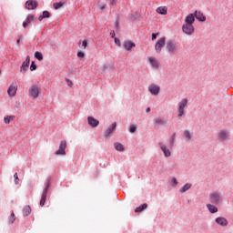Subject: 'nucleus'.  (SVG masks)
Wrapping results in <instances>:
<instances>
[{
  "instance_id": "nucleus-1",
  "label": "nucleus",
  "mask_w": 233,
  "mask_h": 233,
  "mask_svg": "<svg viewBox=\"0 0 233 233\" xmlns=\"http://www.w3.org/2000/svg\"><path fill=\"white\" fill-rule=\"evenodd\" d=\"M195 21H196V15H194V13L187 15L185 18L186 25H182V32L187 35H192V34H194L196 30L194 28Z\"/></svg>"
},
{
  "instance_id": "nucleus-2",
  "label": "nucleus",
  "mask_w": 233,
  "mask_h": 233,
  "mask_svg": "<svg viewBox=\"0 0 233 233\" xmlns=\"http://www.w3.org/2000/svg\"><path fill=\"white\" fill-rule=\"evenodd\" d=\"M187 105H188L187 98H183L180 102H178V107H177L178 119L185 117V106H187Z\"/></svg>"
},
{
  "instance_id": "nucleus-3",
  "label": "nucleus",
  "mask_w": 233,
  "mask_h": 233,
  "mask_svg": "<svg viewBox=\"0 0 233 233\" xmlns=\"http://www.w3.org/2000/svg\"><path fill=\"white\" fill-rule=\"evenodd\" d=\"M210 203L213 205H219L221 203V194L219 192H211L208 196Z\"/></svg>"
},
{
  "instance_id": "nucleus-4",
  "label": "nucleus",
  "mask_w": 233,
  "mask_h": 233,
  "mask_svg": "<svg viewBox=\"0 0 233 233\" xmlns=\"http://www.w3.org/2000/svg\"><path fill=\"white\" fill-rule=\"evenodd\" d=\"M37 21V17H35V15L29 14L26 15L25 21L22 23L23 28H28L32 23H35Z\"/></svg>"
},
{
  "instance_id": "nucleus-5",
  "label": "nucleus",
  "mask_w": 233,
  "mask_h": 233,
  "mask_svg": "<svg viewBox=\"0 0 233 233\" xmlns=\"http://www.w3.org/2000/svg\"><path fill=\"white\" fill-rule=\"evenodd\" d=\"M167 41V38L165 36L158 39L155 45V50L157 54H161V51L163 50V46H165V43Z\"/></svg>"
},
{
  "instance_id": "nucleus-6",
  "label": "nucleus",
  "mask_w": 233,
  "mask_h": 233,
  "mask_svg": "<svg viewBox=\"0 0 233 233\" xmlns=\"http://www.w3.org/2000/svg\"><path fill=\"white\" fill-rule=\"evenodd\" d=\"M56 156H65L66 155V140H62L59 145L58 150L55 152Z\"/></svg>"
},
{
  "instance_id": "nucleus-7",
  "label": "nucleus",
  "mask_w": 233,
  "mask_h": 233,
  "mask_svg": "<svg viewBox=\"0 0 233 233\" xmlns=\"http://www.w3.org/2000/svg\"><path fill=\"white\" fill-rule=\"evenodd\" d=\"M166 48L169 54H176V52H177V45L172 40L167 42Z\"/></svg>"
},
{
  "instance_id": "nucleus-8",
  "label": "nucleus",
  "mask_w": 233,
  "mask_h": 233,
  "mask_svg": "<svg viewBox=\"0 0 233 233\" xmlns=\"http://www.w3.org/2000/svg\"><path fill=\"white\" fill-rule=\"evenodd\" d=\"M116 128H117V123L114 122L113 124H111L106 129V131H104V136L105 137H108L109 136H112V134H114L116 132Z\"/></svg>"
},
{
  "instance_id": "nucleus-9",
  "label": "nucleus",
  "mask_w": 233,
  "mask_h": 233,
  "mask_svg": "<svg viewBox=\"0 0 233 233\" xmlns=\"http://www.w3.org/2000/svg\"><path fill=\"white\" fill-rule=\"evenodd\" d=\"M29 66H30V56H27L25 57V60L22 63L20 66V72L22 74H25L26 72H28Z\"/></svg>"
},
{
  "instance_id": "nucleus-10",
  "label": "nucleus",
  "mask_w": 233,
  "mask_h": 233,
  "mask_svg": "<svg viewBox=\"0 0 233 233\" xmlns=\"http://www.w3.org/2000/svg\"><path fill=\"white\" fill-rule=\"evenodd\" d=\"M217 137L220 143H223V141H227L228 139V131L225 129H221L218 131Z\"/></svg>"
},
{
  "instance_id": "nucleus-11",
  "label": "nucleus",
  "mask_w": 233,
  "mask_h": 233,
  "mask_svg": "<svg viewBox=\"0 0 233 233\" xmlns=\"http://www.w3.org/2000/svg\"><path fill=\"white\" fill-rule=\"evenodd\" d=\"M148 92H150L152 96H157L159 92H161V87L157 85L151 84L148 86Z\"/></svg>"
},
{
  "instance_id": "nucleus-12",
  "label": "nucleus",
  "mask_w": 233,
  "mask_h": 233,
  "mask_svg": "<svg viewBox=\"0 0 233 233\" xmlns=\"http://www.w3.org/2000/svg\"><path fill=\"white\" fill-rule=\"evenodd\" d=\"M158 146L166 157H170V156H172V152H170V149H168L167 145H165L163 142H158Z\"/></svg>"
},
{
  "instance_id": "nucleus-13",
  "label": "nucleus",
  "mask_w": 233,
  "mask_h": 233,
  "mask_svg": "<svg viewBox=\"0 0 233 233\" xmlns=\"http://www.w3.org/2000/svg\"><path fill=\"white\" fill-rule=\"evenodd\" d=\"M29 96L31 97H39V86L35 85L29 88Z\"/></svg>"
},
{
  "instance_id": "nucleus-14",
  "label": "nucleus",
  "mask_w": 233,
  "mask_h": 233,
  "mask_svg": "<svg viewBox=\"0 0 233 233\" xmlns=\"http://www.w3.org/2000/svg\"><path fill=\"white\" fill-rule=\"evenodd\" d=\"M38 5L39 4L37 3V1L27 0L25 2V8H26V10H35V8H37Z\"/></svg>"
},
{
  "instance_id": "nucleus-15",
  "label": "nucleus",
  "mask_w": 233,
  "mask_h": 233,
  "mask_svg": "<svg viewBox=\"0 0 233 233\" xmlns=\"http://www.w3.org/2000/svg\"><path fill=\"white\" fill-rule=\"evenodd\" d=\"M215 223L219 227H228V220L225 217H218L215 218Z\"/></svg>"
},
{
  "instance_id": "nucleus-16",
  "label": "nucleus",
  "mask_w": 233,
  "mask_h": 233,
  "mask_svg": "<svg viewBox=\"0 0 233 233\" xmlns=\"http://www.w3.org/2000/svg\"><path fill=\"white\" fill-rule=\"evenodd\" d=\"M7 94L10 97H14V96L17 94V85L15 84V82L8 87Z\"/></svg>"
},
{
  "instance_id": "nucleus-17",
  "label": "nucleus",
  "mask_w": 233,
  "mask_h": 233,
  "mask_svg": "<svg viewBox=\"0 0 233 233\" xmlns=\"http://www.w3.org/2000/svg\"><path fill=\"white\" fill-rule=\"evenodd\" d=\"M193 15H195V19L199 21V23H205V21H207V16H205V15H203V13L200 11H195Z\"/></svg>"
},
{
  "instance_id": "nucleus-18",
  "label": "nucleus",
  "mask_w": 233,
  "mask_h": 233,
  "mask_svg": "<svg viewBox=\"0 0 233 233\" xmlns=\"http://www.w3.org/2000/svg\"><path fill=\"white\" fill-rule=\"evenodd\" d=\"M88 126L92 128H97L99 127V120L96 119L94 116H87Z\"/></svg>"
},
{
  "instance_id": "nucleus-19",
  "label": "nucleus",
  "mask_w": 233,
  "mask_h": 233,
  "mask_svg": "<svg viewBox=\"0 0 233 233\" xmlns=\"http://www.w3.org/2000/svg\"><path fill=\"white\" fill-rule=\"evenodd\" d=\"M124 48L125 50H132V48H136V43L132 41L125 40Z\"/></svg>"
},
{
  "instance_id": "nucleus-20",
  "label": "nucleus",
  "mask_w": 233,
  "mask_h": 233,
  "mask_svg": "<svg viewBox=\"0 0 233 233\" xmlns=\"http://www.w3.org/2000/svg\"><path fill=\"white\" fill-rule=\"evenodd\" d=\"M22 213L24 218L30 216V214H32V208H30V205L24 206L22 209Z\"/></svg>"
},
{
  "instance_id": "nucleus-21",
  "label": "nucleus",
  "mask_w": 233,
  "mask_h": 233,
  "mask_svg": "<svg viewBox=\"0 0 233 233\" xmlns=\"http://www.w3.org/2000/svg\"><path fill=\"white\" fill-rule=\"evenodd\" d=\"M50 17H52V14H50L49 11L45 10L42 12V15L38 16V21H43V19H50Z\"/></svg>"
},
{
  "instance_id": "nucleus-22",
  "label": "nucleus",
  "mask_w": 233,
  "mask_h": 233,
  "mask_svg": "<svg viewBox=\"0 0 233 233\" xmlns=\"http://www.w3.org/2000/svg\"><path fill=\"white\" fill-rule=\"evenodd\" d=\"M147 208H148V204L143 203L137 208H136L135 212L136 214H139V212H143V210H147Z\"/></svg>"
},
{
  "instance_id": "nucleus-23",
  "label": "nucleus",
  "mask_w": 233,
  "mask_h": 233,
  "mask_svg": "<svg viewBox=\"0 0 233 233\" xmlns=\"http://www.w3.org/2000/svg\"><path fill=\"white\" fill-rule=\"evenodd\" d=\"M207 208L210 214H218V207L212 205V204H207Z\"/></svg>"
},
{
  "instance_id": "nucleus-24",
  "label": "nucleus",
  "mask_w": 233,
  "mask_h": 233,
  "mask_svg": "<svg viewBox=\"0 0 233 233\" xmlns=\"http://www.w3.org/2000/svg\"><path fill=\"white\" fill-rule=\"evenodd\" d=\"M155 125H160L161 127H167V120L159 117L154 118Z\"/></svg>"
},
{
  "instance_id": "nucleus-25",
  "label": "nucleus",
  "mask_w": 233,
  "mask_h": 233,
  "mask_svg": "<svg viewBox=\"0 0 233 233\" xmlns=\"http://www.w3.org/2000/svg\"><path fill=\"white\" fill-rule=\"evenodd\" d=\"M168 147L172 148L174 147V143H176V133H173L170 137L167 139Z\"/></svg>"
},
{
  "instance_id": "nucleus-26",
  "label": "nucleus",
  "mask_w": 233,
  "mask_h": 233,
  "mask_svg": "<svg viewBox=\"0 0 233 233\" xmlns=\"http://www.w3.org/2000/svg\"><path fill=\"white\" fill-rule=\"evenodd\" d=\"M114 147L117 152H125V146L119 142H115Z\"/></svg>"
},
{
  "instance_id": "nucleus-27",
  "label": "nucleus",
  "mask_w": 233,
  "mask_h": 233,
  "mask_svg": "<svg viewBox=\"0 0 233 233\" xmlns=\"http://www.w3.org/2000/svg\"><path fill=\"white\" fill-rule=\"evenodd\" d=\"M48 192L43 191L40 198V207H45V204L46 203V196Z\"/></svg>"
},
{
  "instance_id": "nucleus-28",
  "label": "nucleus",
  "mask_w": 233,
  "mask_h": 233,
  "mask_svg": "<svg viewBox=\"0 0 233 233\" xmlns=\"http://www.w3.org/2000/svg\"><path fill=\"white\" fill-rule=\"evenodd\" d=\"M167 6H159L157 8V13L160 15H167Z\"/></svg>"
},
{
  "instance_id": "nucleus-29",
  "label": "nucleus",
  "mask_w": 233,
  "mask_h": 233,
  "mask_svg": "<svg viewBox=\"0 0 233 233\" xmlns=\"http://www.w3.org/2000/svg\"><path fill=\"white\" fill-rule=\"evenodd\" d=\"M192 188V184L190 183H186L182 188L179 189L180 194H184V192H187V190H190Z\"/></svg>"
},
{
  "instance_id": "nucleus-30",
  "label": "nucleus",
  "mask_w": 233,
  "mask_h": 233,
  "mask_svg": "<svg viewBox=\"0 0 233 233\" xmlns=\"http://www.w3.org/2000/svg\"><path fill=\"white\" fill-rule=\"evenodd\" d=\"M149 63L152 68H159V63L157 62V60H156V58L149 57Z\"/></svg>"
},
{
  "instance_id": "nucleus-31",
  "label": "nucleus",
  "mask_w": 233,
  "mask_h": 233,
  "mask_svg": "<svg viewBox=\"0 0 233 233\" xmlns=\"http://www.w3.org/2000/svg\"><path fill=\"white\" fill-rule=\"evenodd\" d=\"M183 134L186 141H190L192 139V134H190V131L188 129L184 130Z\"/></svg>"
},
{
  "instance_id": "nucleus-32",
  "label": "nucleus",
  "mask_w": 233,
  "mask_h": 233,
  "mask_svg": "<svg viewBox=\"0 0 233 233\" xmlns=\"http://www.w3.org/2000/svg\"><path fill=\"white\" fill-rule=\"evenodd\" d=\"M65 2H56L53 4V6L55 8V10H59V8H62V6H64Z\"/></svg>"
},
{
  "instance_id": "nucleus-33",
  "label": "nucleus",
  "mask_w": 233,
  "mask_h": 233,
  "mask_svg": "<svg viewBox=\"0 0 233 233\" xmlns=\"http://www.w3.org/2000/svg\"><path fill=\"white\" fill-rule=\"evenodd\" d=\"M137 130V124H132V125L129 126L128 131L130 132V134L136 133Z\"/></svg>"
},
{
  "instance_id": "nucleus-34",
  "label": "nucleus",
  "mask_w": 233,
  "mask_h": 233,
  "mask_svg": "<svg viewBox=\"0 0 233 233\" xmlns=\"http://www.w3.org/2000/svg\"><path fill=\"white\" fill-rule=\"evenodd\" d=\"M35 58L37 59L38 61H43V53H41L39 51H35Z\"/></svg>"
},
{
  "instance_id": "nucleus-35",
  "label": "nucleus",
  "mask_w": 233,
  "mask_h": 233,
  "mask_svg": "<svg viewBox=\"0 0 233 233\" xmlns=\"http://www.w3.org/2000/svg\"><path fill=\"white\" fill-rule=\"evenodd\" d=\"M50 185H52V179L48 178L47 182L46 184V187H44L43 191L44 192H48V188H50Z\"/></svg>"
},
{
  "instance_id": "nucleus-36",
  "label": "nucleus",
  "mask_w": 233,
  "mask_h": 233,
  "mask_svg": "<svg viewBox=\"0 0 233 233\" xmlns=\"http://www.w3.org/2000/svg\"><path fill=\"white\" fill-rule=\"evenodd\" d=\"M8 220L11 225H13V223L15 221V214L14 211H11V215L9 216Z\"/></svg>"
},
{
  "instance_id": "nucleus-37",
  "label": "nucleus",
  "mask_w": 233,
  "mask_h": 233,
  "mask_svg": "<svg viewBox=\"0 0 233 233\" xmlns=\"http://www.w3.org/2000/svg\"><path fill=\"white\" fill-rule=\"evenodd\" d=\"M14 116H6L4 118V121L5 123V125H8L10 123V121H12L14 119Z\"/></svg>"
},
{
  "instance_id": "nucleus-38",
  "label": "nucleus",
  "mask_w": 233,
  "mask_h": 233,
  "mask_svg": "<svg viewBox=\"0 0 233 233\" xmlns=\"http://www.w3.org/2000/svg\"><path fill=\"white\" fill-rule=\"evenodd\" d=\"M30 70H31V72L37 70V65H35V61L31 62Z\"/></svg>"
},
{
  "instance_id": "nucleus-39",
  "label": "nucleus",
  "mask_w": 233,
  "mask_h": 233,
  "mask_svg": "<svg viewBox=\"0 0 233 233\" xmlns=\"http://www.w3.org/2000/svg\"><path fill=\"white\" fill-rule=\"evenodd\" d=\"M77 57H79V59H84L85 58V52L78 51L77 52Z\"/></svg>"
},
{
  "instance_id": "nucleus-40",
  "label": "nucleus",
  "mask_w": 233,
  "mask_h": 233,
  "mask_svg": "<svg viewBox=\"0 0 233 233\" xmlns=\"http://www.w3.org/2000/svg\"><path fill=\"white\" fill-rule=\"evenodd\" d=\"M14 178H15V184L19 185V177L17 176V172L14 174Z\"/></svg>"
},
{
  "instance_id": "nucleus-41",
  "label": "nucleus",
  "mask_w": 233,
  "mask_h": 233,
  "mask_svg": "<svg viewBox=\"0 0 233 233\" xmlns=\"http://www.w3.org/2000/svg\"><path fill=\"white\" fill-rule=\"evenodd\" d=\"M157 35H159V33H152L151 35L152 41H156L157 39Z\"/></svg>"
},
{
  "instance_id": "nucleus-42",
  "label": "nucleus",
  "mask_w": 233,
  "mask_h": 233,
  "mask_svg": "<svg viewBox=\"0 0 233 233\" xmlns=\"http://www.w3.org/2000/svg\"><path fill=\"white\" fill-rule=\"evenodd\" d=\"M114 41H115V45H117V46H121V41H119V38L115 37Z\"/></svg>"
},
{
  "instance_id": "nucleus-43",
  "label": "nucleus",
  "mask_w": 233,
  "mask_h": 233,
  "mask_svg": "<svg viewBox=\"0 0 233 233\" xmlns=\"http://www.w3.org/2000/svg\"><path fill=\"white\" fill-rule=\"evenodd\" d=\"M82 46H83V48H86V46H88V41L86 39L83 40Z\"/></svg>"
},
{
  "instance_id": "nucleus-44",
  "label": "nucleus",
  "mask_w": 233,
  "mask_h": 233,
  "mask_svg": "<svg viewBox=\"0 0 233 233\" xmlns=\"http://www.w3.org/2000/svg\"><path fill=\"white\" fill-rule=\"evenodd\" d=\"M171 183H172V185L174 186V187H176L177 185V177H173L172 179H171Z\"/></svg>"
},
{
  "instance_id": "nucleus-45",
  "label": "nucleus",
  "mask_w": 233,
  "mask_h": 233,
  "mask_svg": "<svg viewBox=\"0 0 233 233\" xmlns=\"http://www.w3.org/2000/svg\"><path fill=\"white\" fill-rule=\"evenodd\" d=\"M110 70V69H112V65H104L103 66V70Z\"/></svg>"
},
{
  "instance_id": "nucleus-46",
  "label": "nucleus",
  "mask_w": 233,
  "mask_h": 233,
  "mask_svg": "<svg viewBox=\"0 0 233 233\" xmlns=\"http://www.w3.org/2000/svg\"><path fill=\"white\" fill-rule=\"evenodd\" d=\"M66 81L67 83V86H72V85H74V83L72 82V80H70L69 78H66Z\"/></svg>"
},
{
  "instance_id": "nucleus-47",
  "label": "nucleus",
  "mask_w": 233,
  "mask_h": 233,
  "mask_svg": "<svg viewBox=\"0 0 233 233\" xmlns=\"http://www.w3.org/2000/svg\"><path fill=\"white\" fill-rule=\"evenodd\" d=\"M109 1V5H112V6H116V3L117 0H108Z\"/></svg>"
},
{
  "instance_id": "nucleus-48",
  "label": "nucleus",
  "mask_w": 233,
  "mask_h": 233,
  "mask_svg": "<svg viewBox=\"0 0 233 233\" xmlns=\"http://www.w3.org/2000/svg\"><path fill=\"white\" fill-rule=\"evenodd\" d=\"M19 43H21V38L16 39V46H21Z\"/></svg>"
},
{
  "instance_id": "nucleus-49",
  "label": "nucleus",
  "mask_w": 233,
  "mask_h": 233,
  "mask_svg": "<svg viewBox=\"0 0 233 233\" xmlns=\"http://www.w3.org/2000/svg\"><path fill=\"white\" fill-rule=\"evenodd\" d=\"M115 26H116V28H119V21L118 20H116Z\"/></svg>"
},
{
  "instance_id": "nucleus-50",
  "label": "nucleus",
  "mask_w": 233,
  "mask_h": 233,
  "mask_svg": "<svg viewBox=\"0 0 233 233\" xmlns=\"http://www.w3.org/2000/svg\"><path fill=\"white\" fill-rule=\"evenodd\" d=\"M111 37H116V33L113 31V33L111 34Z\"/></svg>"
},
{
  "instance_id": "nucleus-51",
  "label": "nucleus",
  "mask_w": 233,
  "mask_h": 233,
  "mask_svg": "<svg viewBox=\"0 0 233 233\" xmlns=\"http://www.w3.org/2000/svg\"><path fill=\"white\" fill-rule=\"evenodd\" d=\"M146 112L148 114V112H150V107H147Z\"/></svg>"
},
{
  "instance_id": "nucleus-52",
  "label": "nucleus",
  "mask_w": 233,
  "mask_h": 233,
  "mask_svg": "<svg viewBox=\"0 0 233 233\" xmlns=\"http://www.w3.org/2000/svg\"><path fill=\"white\" fill-rule=\"evenodd\" d=\"M101 10H104L105 5H100Z\"/></svg>"
}]
</instances>
